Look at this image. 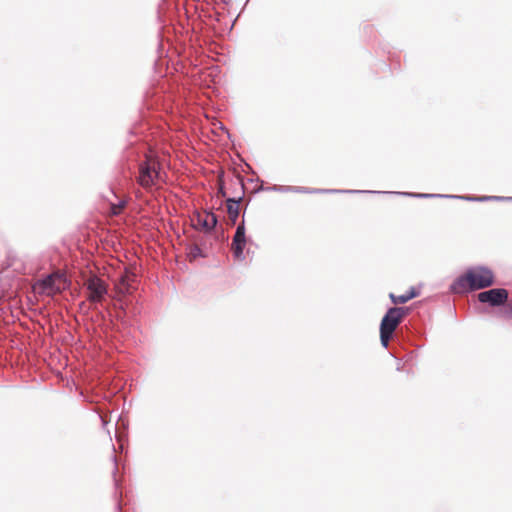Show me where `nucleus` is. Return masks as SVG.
<instances>
[{"label": "nucleus", "mask_w": 512, "mask_h": 512, "mask_svg": "<svg viewBox=\"0 0 512 512\" xmlns=\"http://www.w3.org/2000/svg\"><path fill=\"white\" fill-rule=\"evenodd\" d=\"M157 34V54L159 60L166 57L172 60L173 56L190 60L193 54L198 55L201 44L193 34Z\"/></svg>", "instance_id": "f257e3e1"}, {"label": "nucleus", "mask_w": 512, "mask_h": 512, "mask_svg": "<svg viewBox=\"0 0 512 512\" xmlns=\"http://www.w3.org/2000/svg\"><path fill=\"white\" fill-rule=\"evenodd\" d=\"M495 284V275L491 268L485 265L469 267L464 273L455 278L449 285L452 294L462 295L483 290Z\"/></svg>", "instance_id": "f03ea898"}, {"label": "nucleus", "mask_w": 512, "mask_h": 512, "mask_svg": "<svg viewBox=\"0 0 512 512\" xmlns=\"http://www.w3.org/2000/svg\"><path fill=\"white\" fill-rule=\"evenodd\" d=\"M411 309L407 306H392L383 315L380 325V342L382 347L388 348L390 340L395 335L397 327L402 323Z\"/></svg>", "instance_id": "7ed1b4c3"}, {"label": "nucleus", "mask_w": 512, "mask_h": 512, "mask_svg": "<svg viewBox=\"0 0 512 512\" xmlns=\"http://www.w3.org/2000/svg\"><path fill=\"white\" fill-rule=\"evenodd\" d=\"M86 300L94 306L98 316L104 319V313L98 310L97 305H104L109 297L108 284L97 275H90L84 280Z\"/></svg>", "instance_id": "20e7f679"}, {"label": "nucleus", "mask_w": 512, "mask_h": 512, "mask_svg": "<svg viewBox=\"0 0 512 512\" xmlns=\"http://www.w3.org/2000/svg\"><path fill=\"white\" fill-rule=\"evenodd\" d=\"M70 284L62 272H53L38 279L33 285V291L38 294L53 295L61 292Z\"/></svg>", "instance_id": "39448f33"}, {"label": "nucleus", "mask_w": 512, "mask_h": 512, "mask_svg": "<svg viewBox=\"0 0 512 512\" xmlns=\"http://www.w3.org/2000/svg\"><path fill=\"white\" fill-rule=\"evenodd\" d=\"M509 293L505 288H491L478 293L477 299L480 303L488 304L490 307H502L508 302Z\"/></svg>", "instance_id": "423d86ee"}, {"label": "nucleus", "mask_w": 512, "mask_h": 512, "mask_svg": "<svg viewBox=\"0 0 512 512\" xmlns=\"http://www.w3.org/2000/svg\"><path fill=\"white\" fill-rule=\"evenodd\" d=\"M138 170V184L145 189L152 188L160 177L159 169L156 168L155 164L150 163L149 160L142 161L139 164Z\"/></svg>", "instance_id": "0eeeda50"}, {"label": "nucleus", "mask_w": 512, "mask_h": 512, "mask_svg": "<svg viewBox=\"0 0 512 512\" xmlns=\"http://www.w3.org/2000/svg\"><path fill=\"white\" fill-rule=\"evenodd\" d=\"M195 227H199L206 234H211L217 227L218 216L212 211H204V213L196 212L192 218Z\"/></svg>", "instance_id": "6e6552de"}, {"label": "nucleus", "mask_w": 512, "mask_h": 512, "mask_svg": "<svg viewBox=\"0 0 512 512\" xmlns=\"http://www.w3.org/2000/svg\"><path fill=\"white\" fill-rule=\"evenodd\" d=\"M293 193H305V194H358L359 190L352 189H324V188H308L302 186H291Z\"/></svg>", "instance_id": "1a4fd4ad"}, {"label": "nucleus", "mask_w": 512, "mask_h": 512, "mask_svg": "<svg viewBox=\"0 0 512 512\" xmlns=\"http://www.w3.org/2000/svg\"><path fill=\"white\" fill-rule=\"evenodd\" d=\"M248 243L247 237L234 235L232 239L231 249L233 253V257L236 260L243 261L245 260L244 249L246 244Z\"/></svg>", "instance_id": "9d476101"}, {"label": "nucleus", "mask_w": 512, "mask_h": 512, "mask_svg": "<svg viewBox=\"0 0 512 512\" xmlns=\"http://www.w3.org/2000/svg\"><path fill=\"white\" fill-rule=\"evenodd\" d=\"M457 199L467 202H512V196H474V195H458Z\"/></svg>", "instance_id": "9b49d317"}, {"label": "nucleus", "mask_w": 512, "mask_h": 512, "mask_svg": "<svg viewBox=\"0 0 512 512\" xmlns=\"http://www.w3.org/2000/svg\"><path fill=\"white\" fill-rule=\"evenodd\" d=\"M243 196L229 197L226 199V211L229 216L230 224L235 225L239 217V204Z\"/></svg>", "instance_id": "f8f14e48"}, {"label": "nucleus", "mask_w": 512, "mask_h": 512, "mask_svg": "<svg viewBox=\"0 0 512 512\" xmlns=\"http://www.w3.org/2000/svg\"><path fill=\"white\" fill-rule=\"evenodd\" d=\"M420 294V291L415 287H410V289L401 295H395L394 293L389 294V298L391 302L395 305L397 304H405L413 298H416Z\"/></svg>", "instance_id": "ddd939ff"}, {"label": "nucleus", "mask_w": 512, "mask_h": 512, "mask_svg": "<svg viewBox=\"0 0 512 512\" xmlns=\"http://www.w3.org/2000/svg\"><path fill=\"white\" fill-rule=\"evenodd\" d=\"M360 193H367V194H394V195H400L404 197H412L416 198L417 193L416 192H397V191H375V190H359Z\"/></svg>", "instance_id": "4468645a"}, {"label": "nucleus", "mask_w": 512, "mask_h": 512, "mask_svg": "<svg viewBox=\"0 0 512 512\" xmlns=\"http://www.w3.org/2000/svg\"><path fill=\"white\" fill-rule=\"evenodd\" d=\"M206 256L207 254L198 245H191L189 247L188 257L190 260L205 258Z\"/></svg>", "instance_id": "2eb2a0df"}, {"label": "nucleus", "mask_w": 512, "mask_h": 512, "mask_svg": "<svg viewBox=\"0 0 512 512\" xmlns=\"http://www.w3.org/2000/svg\"><path fill=\"white\" fill-rule=\"evenodd\" d=\"M260 190L281 192V193H288V192L292 191L291 186H287V185H272V186H268V187L262 186L260 189H257L256 191L259 192Z\"/></svg>", "instance_id": "dca6fc26"}, {"label": "nucleus", "mask_w": 512, "mask_h": 512, "mask_svg": "<svg viewBox=\"0 0 512 512\" xmlns=\"http://www.w3.org/2000/svg\"><path fill=\"white\" fill-rule=\"evenodd\" d=\"M458 195L451 194H431V193H417L416 198L428 199V198H448L457 199Z\"/></svg>", "instance_id": "f3484780"}, {"label": "nucleus", "mask_w": 512, "mask_h": 512, "mask_svg": "<svg viewBox=\"0 0 512 512\" xmlns=\"http://www.w3.org/2000/svg\"><path fill=\"white\" fill-rule=\"evenodd\" d=\"M126 205H127L126 199H119L116 204H114V203L111 204V213L113 215H118L121 212V210L126 207Z\"/></svg>", "instance_id": "a211bd4d"}, {"label": "nucleus", "mask_w": 512, "mask_h": 512, "mask_svg": "<svg viewBox=\"0 0 512 512\" xmlns=\"http://www.w3.org/2000/svg\"><path fill=\"white\" fill-rule=\"evenodd\" d=\"M234 235L246 237V227L244 219H242V221L237 225Z\"/></svg>", "instance_id": "6ab92c4d"}, {"label": "nucleus", "mask_w": 512, "mask_h": 512, "mask_svg": "<svg viewBox=\"0 0 512 512\" xmlns=\"http://www.w3.org/2000/svg\"><path fill=\"white\" fill-rule=\"evenodd\" d=\"M217 196L223 198L226 197V190L223 182H220L218 185Z\"/></svg>", "instance_id": "aec40b11"}, {"label": "nucleus", "mask_w": 512, "mask_h": 512, "mask_svg": "<svg viewBox=\"0 0 512 512\" xmlns=\"http://www.w3.org/2000/svg\"><path fill=\"white\" fill-rule=\"evenodd\" d=\"M504 315L509 318L512 316V304L509 305V308L504 311Z\"/></svg>", "instance_id": "412c9836"}, {"label": "nucleus", "mask_w": 512, "mask_h": 512, "mask_svg": "<svg viewBox=\"0 0 512 512\" xmlns=\"http://www.w3.org/2000/svg\"><path fill=\"white\" fill-rule=\"evenodd\" d=\"M99 417H100V419L102 421L103 426H106L107 422L105 421V419L102 416H99Z\"/></svg>", "instance_id": "4be33fe9"}, {"label": "nucleus", "mask_w": 512, "mask_h": 512, "mask_svg": "<svg viewBox=\"0 0 512 512\" xmlns=\"http://www.w3.org/2000/svg\"><path fill=\"white\" fill-rule=\"evenodd\" d=\"M116 508H117L118 512H120V511H121V504H120V502H117V504H116Z\"/></svg>", "instance_id": "5701e85b"}, {"label": "nucleus", "mask_w": 512, "mask_h": 512, "mask_svg": "<svg viewBox=\"0 0 512 512\" xmlns=\"http://www.w3.org/2000/svg\"><path fill=\"white\" fill-rule=\"evenodd\" d=\"M114 484H115V487L116 489L118 488V481L114 478Z\"/></svg>", "instance_id": "b1692460"}, {"label": "nucleus", "mask_w": 512, "mask_h": 512, "mask_svg": "<svg viewBox=\"0 0 512 512\" xmlns=\"http://www.w3.org/2000/svg\"><path fill=\"white\" fill-rule=\"evenodd\" d=\"M241 189H242V192L244 193V184L241 182Z\"/></svg>", "instance_id": "393cba45"}]
</instances>
